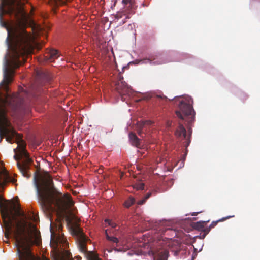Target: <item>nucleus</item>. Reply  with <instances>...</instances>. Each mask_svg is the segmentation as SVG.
<instances>
[{
	"label": "nucleus",
	"mask_w": 260,
	"mask_h": 260,
	"mask_svg": "<svg viewBox=\"0 0 260 260\" xmlns=\"http://www.w3.org/2000/svg\"><path fill=\"white\" fill-rule=\"evenodd\" d=\"M199 212H193L192 214H191V215L192 216H196L198 215V214L199 213Z\"/></svg>",
	"instance_id": "bb28decb"
},
{
	"label": "nucleus",
	"mask_w": 260,
	"mask_h": 260,
	"mask_svg": "<svg viewBox=\"0 0 260 260\" xmlns=\"http://www.w3.org/2000/svg\"><path fill=\"white\" fill-rule=\"evenodd\" d=\"M16 131L9 120L7 112L5 109L0 111V143L5 137L6 140L9 143H14V136Z\"/></svg>",
	"instance_id": "0eeeda50"
},
{
	"label": "nucleus",
	"mask_w": 260,
	"mask_h": 260,
	"mask_svg": "<svg viewBox=\"0 0 260 260\" xmlns=\"http://www.w3.org/2000/svg\"><path fill=\"white\" fill-rule=\"evenodd\" d=\"M171 124H172L171 122V121H167V123H166L167 126L168 127H170V126H171Z\"/></svg>",
	"instance_id": "a878e982"
},
{
	"label": "nucleus",
	"mask_w": 260,
	"mask_h": 260,
	"mask_svg": "<svg viewBox=\"0 0 260 260\" xmlns=\"http://www.w3.org/2000/svg\"><path fill=\"white\" fill-rule=\"evenodd\" d=\"M151 124V122L150 121H143L141 123L139 124V129L138 130V135L140 136H142V129L144 127V126L146 124L150 125Z\"/></svg>",
	"instance_id": "6ab92c4d"
},
{
	"label": "nucleus",
	"mask_w": 260,
	"mask_h": 260,
	"mask_svg": "<svg viewBox=\"0 0 260 260\" xmlns=\"http://www.w3.org/2000/svg\"><path fill=\"white\" fill-rule=\"evenodd\" d=\"M61 225H60V224H59V225H58V229H61Z\"/></svg>",
	"instance_id": "7c9ffc66"
},
{
	"label": "nucleus",
	"mask_w": 260,
	"mask_h": 260,
	"mask_svg": "<svg viewBox=\"0 0 260 260\" xmlns=\"http://www.w3.org/2000/svg\"><path fill=\"white\" fill-rule=\"evenodd\" d=\"M129 138L133 145L137 147H140V139L137 137L135 134L133 133H129Z\"/></svg>",
	"instance_id": "2eb2a0df"
},
{
	"label": "nucleus",
	"mask_w": 260,
	"mask_h": 260,
	"mask_svg": "<svg viewBox=\"0 0 260 260\" xmlns=\"http://www.w3.org/2000/svg\"><path fill=\"white\" fill-rule=\"evenodd\" d=\"M50 231L51 233L50 244L56 251L52 257V260H73L70 258L71 254L68 251H60V249L62 250L63 248H66L68 245L67 240L60 235H57L53 231L51 226Z\"/></svg>",
	"instance_id": "423d86ee"
},
{
	"label": "nucleus",
	"mask_w": 260,
	"mask_h": 260,
	"mask_svg": "<svg viewBox=\"0 0 260 260\" xmlns=\"http://www.w3.org/2000/svg\"><path fill=\"white\" fill-rule=\"evenodd\" d=\"M105 235L107 240L114 244V246H118L119 245V239L114 236L109 235L107 230H105Z\"/></svg>",
	"instance_id": "dca6fc26"
},
{
	"label": "nucleus",
	"mask_w": 260,
	"mask_h": 260,
	"mask_svg": "<svg viewBox=\"0 0 260 260\" xmlns=\"http://www.w3.org/2000/svg\"><path fill=\"white\" fill-rule=\"evenodd\" d=\"M148 61L151 62V61L149 59H147Z\"/></svg>",
	"instance_id": "2f4dec72"
},
{
	"label": "nucleus",
	"mask_w": 260,
	"mask_h": 260,
	"mask_svg": "<svg viewBox=\"0 0 260 260\" xmlns=\"http://www.w3.org/2000/svg\"><path fill=\"white\" fill-rule=\"evenodd\" d=\"M14 141L17 144V148L14 149L15 153L14 158L17 161V167L22 175L29 178L31 176L30 167L33 160L26 150V143L22 139V135L17 132L16 135L14 136Z\"/></svg>",
	"instance_id": "39448f33"
},
{
	"label": "nucleus",
	"mask_w": 260,
	"mask_h": 260,
	"mask_svg": "<svg viewBox=\"0 0 260 260\" xmlns=\"http://www.w3.org/2000/svg\"><path fill=\"white\" fill-rule=\"evenodd\" d=\"M134 188L137 190H143L144 188V184L143 183H139L134 185Z\"/></svg>",
	"instance_id": "4be33fe9"
},
{
	"label": "nucleus",
	"mask_w": 260,
	"mask_h": 260,
	"mask_svg": "<svg viewBox=\"0 0 260 260\" xmlns=\"http://www.w3.org/2000/svg\"><path fill=\"white\" fill-rule=\"evenodd\" d=\"M191 99L181 101L179 105V110L175 113L177 117L180 119L179 125L175 132V135L178 138L183 137L186 140L185 146L187 147L190 143L191 132L187 135L186 131L183 126V122L187 124H191L194 118V111L192 106Z\"/></svg>",
	"instance_id": "20e7f679"
},
{
	"label": "nucleus",
	"mask_w": 260,
	"mask_h": 260,
	"mask_svg": "<svg viewBox=\"0 0 260 260\" xmlns=\"http://www.w3.org/2000/svg\"><path fill=\"white\" fill-rule=\"evenodd\" d=\"M59 57L58 52L56 50L50 49L45 54V58L47 61H53Z\"/></svg>",
	"instance_id": "ddd939ff"
},
{
	"label": "nucleus",
	"mask_w": 260,
	"mask_h": 260,
	"mask_svg": "<svg viewBox=\"0 0 260 260\" xmlns=\"http://www.w3.org/2000/svg\"><path fill=\"white\" fill-rule=\"evenodd\" d=\"M5 211L2 214L5 226V238L8 240L12 235L15 239L19 260H40L36 257L30 250L32 239L26 234L28 225L26 216L19 205L10 200H6L4 204Z\"/></svg>",
	"instance_id": "f03ea898"
},
{
	"label": "nucleus",
	"mask_w": 260,
	"mask_h": 260,
	"mask_svg": "<svg viewBox=\"0 0 260 260\" xmlns=\"http://www.w3.org/2000/svg\"><path fill=\"white\" fill-rule=\"evenodd\" d=\"M33 180L40 206L44 213L50 215L53 211L52 205L61 213L71 211L70 208L74 204L71 196H62L54 187L49 174L41 177L35 172Z\"/></svg>",
	"instance_id": "7ed1b4c3"
},
{
	"label": "nucleus",
	"mask_w": 260,
	"mask_h": 260,
	"mask_svg": "<svg viewBox=\"0 0 260 260\" xmlns=\"http://www.w3.org/2000/svg\"><path fill=\"white\" fill-rule=\"evenodd\" d=\"M229 218V217L223 218L220 219L217 221H213L209 226H207V228H210V231L211 229L214 228L217 225V224L218 222L223 221L224 220L228 219Z\"/></svg>",
	"instance_id": "412c9836"
},
{
	"label": "nucleus",
	"mask_w": 260,
	"mask_h": 260,
	"mask_svg": "<svg viewBox=\"0 0 260 260\" xmlns=\"http://www.w3.org/2000/svg\"><path fill=\"white\" fill-rule=\"evenodd\" d=\"M105 222L112 228L116 226V224L110 219H106L105 220Z\"/></svg>",
	"instance_id": "5701e85b"
},
{
	"label": "nucleus",
	"mask_w": 260,
	"mask_h": 260,
	"mask_svg": "<svg viewBox=\"0 0 260 260\" xmlns=\"http://www.w3.org/2000/svg\"><path fill=\"white\" fill-rule=\"evenodd\" d=\"M122 3L127 8V13H133L134 9V4L132 0H122Z\"/></svg>",
	"instance_id": "f3484780"
},
{
	"label": "nucleus",
	"mask_w": 260,
	"mask_h": 260,
	"mask_svg": "<svg viewBox=\"0 0 260 260\" xmlns=\"http://www.w3.org/2000/svg\"><path fill=\"white\" fill-rule=\"evenodd\" d=\"M151 196V192H148L147 193V194L145 196V197L144 198L145 200H147L148 198H150V197Z\"/></svg>",
	"instance_id": "393cba45"
},
{
	"label": "nucleus",
	"mask_w": 260,
	"mask_h": 260,
	"mask_svg": "<svg viewBox=\"0 0 260 260\" xmlns=\"http://www.w3.org/2000/svg\"><path fill=\"white\" fill-rule=\"evenodd\" d=\"M73 233L77 237L78 246L80 251L86 255L88 260H101L94 253L87 251L86 247L87 239L81 229L79 226H76L73 229Z\"/></svg>",
	"instance_id": "6e6552de"
},
{
	"label": "nucleus",
	"mask_w": 260,
	"mask_h": 260,
	"mask_svg": "<svg viewBox=\"0 0 260 260\" xmlns=\"http://www.w3.org/2000/svg\"><path fill=\"white\" fill-rule=\"evenodd\" d=\"M51 79V77H50V76L48 75L47 77V80L48 81H49Z\"/></svg>",
	"instance_id": "c85d7f7f"
},
{
	"label": "nucleus",
	"mask_w": 260,
	"mask_h": 260,
	"mask_svg": "<svg viewBox=\"0 0 260 260\" xmlns=\"http://www.w3.org/2000/svg\"><path fill=\"white\" fill-rule=\"evenodd\" d=\"M209 221V220L200 221L198 222L192 223V226L194 229L203 232V235L200 236L203 239L205 237V236L207 235V234H208V233L210 231V228H207L206 226L207 223Z\"/></svg>",
	"instance_id": "9d476101"
},
{
	"label": "nucleus",
	"mask_w": 260,
	"mask_h": 260,
	"mask_svg": "<svg viewBox=\"0 0 260 260\" xmlns=\"http://www.w3.org/2000/svg\"><path fill=\"white\" fill-rule=\"evenodd\" d=\"M168 252L166 250L159 251L154 257V260H167Z\"/></svg>",
	"instance_id": "4468645a"
},
{
	"label": "nucleus",
	"mask_w": 260,
	"mask_h": 260,
	"mask_svg": "<svg viewBox=\"0 0 260 260\" xmlns=\"http://www.w3.org/2000/svg\"><path fill=\"white\" fill-rule=\"evenodd\" d=\"M1 1L0 25L7 31L6 42L10 51L5 57L4 78L0 83L6 91L3 104L9 108H25L19 93L9 92L8 85L13 81V69L19 67L25 61L24 56L32 52L34 38L23 26L27 14L21 6V0Z\"/></svg>",
	"instance_id": "f257e3e1"
},
{
	"label": "nucleus",
	"mask_w": 260,
	"mask_h": 260,
	"mask_svg": "<svg viewBox=\"0 0 260 260\" xmlns=\"http://www.w3.org/2000/svg\"><path fill=\"white\" fill-rule=\"evenodd\" d=\"M146 200H145L144 198L142 200H141L139 201L138 202V204H139V205H142V204H143L146 202Z\"/></svg>",
	"instance_id": "b1692460"
},
{
	"label": "nucleus",
	"mask_w": 260,
	"mask_h": 260,
	"mask_svg": "<svg viewBox=\"0 0 260 260\" xmlns=\"http://www.w3.org/2000/svg\"><path fill=\"white\" fill-rule=\"evenodd\" d=\"M159 231H160V235H164V236H169L168 237H165V238L168 239H171L173 238L178 236L177 231L172 228H167L164 229L161 228Z\"/></svg>",
	"instance_id": "f8f14e48"
},
{
	"label": "nucleus",
	"mask_w": 260,
	"mask_h": 260,
	"mask_svg": "<svg viewBox=\"0 0 260 260\" xmlns=\"http://www.w3.org/2000/svg\"><path fill=\"white\" fill-rule=\"evenodd\" d=\"M135 202V200L134 198L132 196L129 197V198L124 202L123 205L126 208L130 207L132 205H133Z\"/></svg>",
	"instance_id": "aec40b11"
},
{
	"label": "nucleus",
	"mask_w": 260,
	"mask_h": 260,
	"mask_svg": "<svg viewBox=\"0 0 260 260\" xmlns=\"http://www.w3.org/2000/svg\"><path fill=\"white\" fill-rule=\"evenodd\" d=\"M16 182V179L12 177L9 174L4 170L0 173V187L3 188L4 186L8 182H12L15 183Z\"/></svg>",
	"instance_id": "9b49d317"
},
{
	"label": "nucleus",
	"mask_w": 260,
	"mask_h": 260,
	"mask_svg": "<svg viewBox=\"0 0 260 260\" xmlns=\"http://www.w3.org/2000/svg\"><path fill=\"white\" fill-rule=\"evenodd\" d=\"M76 258L77 259H81V257L80 256H77L76 257Z\"/></svg>",
	"instance_id": "c756f323"
},
{
	"label": "nucleus",
	"mask_w": 260,
	"mask_h": 260,
	"mask_svg": "<svg viewBox=\"0 0 260 260\" xmlns=\"http://www.w3.org/2000/svg\"><path fill=\"white\" fill-rule=\"evenodd\" d=\"M154 238L155 239V238H158V241H160L161 240V238H158L157 236H156V235L154 236Z\"/></svg>",
	"instance_id": "cd10ccee"
},
{
	"label": "nucleus",
	"mask_w": 260,
	"mask_h": 260,
	"mask_svg": "<svg viewBox=\"0 0 260 260\" xmlns=\"http://www.w3.org/2000/svg\"><path fill=\"white\" fill-rule=\"evenodd\" d=\"M116 89L121 96L129 94L130 93V89L121 76H119V80L116 84Z\"/></svg>",
	"instance_id": "1a4fd4ad"
},
{
	"label": "nucleus",
	"mask_w": 260,
	"mask_h": 260,
	"mask_svg": "<svg viewBox=\"0 0 260 260\" xmlns=\"http://www.w3.org/2000/svg\"><path fill=\"white\" fill-rule=\"evenodd\" d=\"M139 246L141 248V253L144 254L150 251L149 245L148 243L140 242L139 244Z\"/></svg>",
	"instance_id": "a211bd4d"
}]
</instances>
